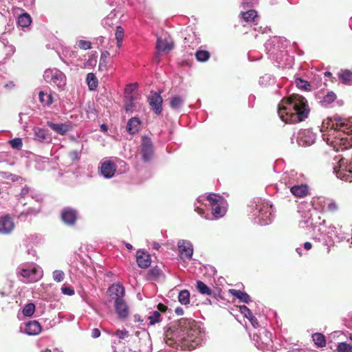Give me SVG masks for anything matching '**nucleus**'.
Here are the masks:
<instances>
[{"label":"nucleus","mask_w":352,"mask_h":352,"mask_svg":"<svg viewBox=\"0 0 352 352\" xmlns=\"http://www.w3.org/2000/svg\"><path fill=\"white\" fill-rule=\"evenodd\" d=\"M278 113L285 123H297L308 117L309 109L306 99L298 94L283 98L278 104Z\"/></svg>","instance_id":"obj_1"},{"label":"nucleus","mask_w":352,"mask_h":352,"mask_svg":"<svg viewBox=\"0 0 352 352\" xmlns=\"http://www.w3.org/2000/svg\"><path fill=\"white\" fill-rule=\"evenodd\" d=\"M179 342L181 350H192L199 346L201 341V333L197 322L189 318H181L178 320Z\"/></svg>","instance_id":"obj_2"},{"label":"nucleus","mask_w":352,"mask_h":352,"mask_svg":"<svg viewBox=\"0 0 352 352\" xmlns=\"http://www.w3.org/2000/svg\"><path fill=\"white\" fill-rule=\"evenodd\" d=\"M335 123V120L331 124V129L329 131L328 135L330 136L334 134L336 131L338 135L335 136V140L333 142L335 144V147H336V150L338 151H345L349 148L352 147V135L349 133L342 131L339 129H336L333 124Z\"/></svg>","instance_id":"obj_3"},{"label":"nucleus","mask_w":352,"mask_h":352,"mask_svg":"<svg viewBox=\"0 0 352 352\" xmlns=\"http://www.w3.org/2000/svg\"><path fill=\"white\" fill-rule=\"evenodd\" d=\"M43 78L47 82L56 85L60 91L64 90L67 84L66 76L57 69H46Z\"/></svg>","instance_id":"obj_4"},{"label":"nucleus","mask_w":352,"mask_h":352,"mask_svg":"<svg viewBox=\"0 0 352 352\" xmlns=\"http://www.w3.org/2000/svg\"><path fill=\"white\" fill-rule=\"evenodd\" d=\"M206 199L209 202L212 214L215 219L221 218L225 215L226 212V209L224 206L226 200L222 196L210 194L207 196Z\"/></svg>","instance_id":"obj_5"},{"label":"nucleus","mask_w":352,"mask_h":352,"mask_svg":"<svg viewBox=\"0 0 352 352\" xmlns=\"http://www.w3.org/2000/svg\"><path fill=\"white\" fill-rule=\"evenodd\" d=\"M141 153L142 155V160L144 162H148L153 156V145L151 140L147 136L142 137Z\"/></svg>","instance_id":"obj_6"},{"label":"nucleus","mask_w":352,"mask_h":352,"mask_svg":"<svg viewBox=\"0 0 352 352\" xmlns=\"http://www.w3.org/2000/svg\"><path fill=\"white\" fill-rule=\"evenodd\" d=\"M179 256L182 259H191L193 254V248L190 242L186 240H179L177 243Z\"/></svg>","instance_id":"obj_7"},{"label":"nucleus","mask_w":352,"mask_h":352,"mask_svg":"<svg viewBox=\"0 0 352 352\" xmlns=\"http://www.w3.org/2000/svg\"><path fill=\"white\" fill-rule=\"evenodd\" d=\"M107 293L109 296V301H114V302L123 298L125 294L124 288L120 284H113L109 287Z\"/></svg>","instance_id":"obj_8"},{"label":"nucleus","mask_w":352,"mask_h":352,"mask_svg":"<svg viewBox=\"0 0 352 352\" xmlns=\"http://www.w3.org/2000/svg\"><path fill=\"white\" fill-rule=\"evenodd\" d=\"M343 158H341L338 162V165L333 168V172L336 176L348 182H352V170L351 169H341Z\"/></svg>","instance_id":"obj_9"},{"label":"nucleus","mask_w":352,"mask_h":352,"mask_svg":"<svg viewBox=\"0 0 352 352\" xmlns=\"http://www.w3.org/2000/svg\"><path fill=\"white\" fill-rule=\"evenodd\" d=\"M148 101L153 111L157 115H160L162 111V105L163 102V99L160 94L157 93H151V96L148 97Z\"/></svg>","instance_id":"obj_10"},{"label":"nucleus","mask_w":352,"mask_h":352,"mask_svg":"<svg viewBox=\"0 0 352 352\" xmlns=\"http://www.w3.org/2000/svg\"><path fill=\"white\" fill-rule=\"evenodd\" d=\"M60 218L65 224L72 226L77 220V212L69 208H65L61 212Z\"/></svg>","instance_id":"obj_11"},{"label":"nucleus","mask_w":352,"mask_h":352,"mask_svg":"<svg viewBox=\"0 0 352 352\" xmlns=\"http://www.w3.org/2000/svg\"><path fill=\"white\" fill-rule=\"evenodd\" d=\"M336 129L352 135V119L344 118H335V123L333 124Z\"/></svg>","instance_id":"obj_12"},{"label":"nucleus","mask_w":352,"mask_h":352,"mask_svg":"<svg viewBox=\"0 0 352 352\" xmlns=\"http://www.w3.org/2000/svg\"><path fill=\"white\" fill-rule=\"evenodd\" d=\"M47 125L49 127H50L56 133L61 135H65L69 131L72 130V124L70 123H67V122L55 124L51 121H47Z\"/></svg>","instance_id":"obj_13"},{"label":"nucleus","mask_w":352,"mask_h":352,"mask_svg":"<svg viewBox=\"0 0 352 352\" xmlns=\"http://www.w3.org/2000/svg\"><path fill=\"white\" fill-rule=\"evenodd\" d=\"M136 261L140 267L146 268L151 265V255L148 252L140 250L136 253Z\"/></svg>","instance_id":"obj_14"},{"label":"nucleus","mask_w":352,"mask_h":352,"mask_svg":"<svg viewBox=\"0 0 352 352\" xmlns=\"http://www.w3.org/2000/svg\"><path fill=\"white\" fill-rule=\"evenodd\" d=\"M114 303L116 311L119 318L126 319L129 316V310L124 298H122Z\"/></svg>","instance_id":"obj_15"},{"label":"nucleus","mask_w":352,"mask_h":352,"mask_svg":"<svg viewBox=\"0 0 352 352\" xmlns=\"http://www.w3.org/2000/svg\"><path fill=\"white\" fill-rule=\"evenodd\" d=\"M14 225L11 218L5 216L0 218V232L2 234H9L13 229Z\"/></svg>","instance_id":"obj_16"},{"label":"nucleus","mask_w":352,"mask_h":352,"mask_svg":"<svg viewBox=\"0 0 352 352\" xmlns=\"http://www.w3.org/2000/svg\"><path fill=\"white\" fill-rule=\"evenodd\" d=\"M116 170V166L113 162L107 161L101 164V173L107 178L112 177Z\"/></svg>","instance_id":"obj_17"},{"label":"nucleus","mask_w":352,"mask_h":352,"mask_svg":"<svg viewBox=\"0 0 352 352\" xmlns=\"http://www.w3.org/2000/svg\"><path fill=\"white\" fill-rule=\"evenodd\" d=\"M290 192L298 198H303L308 195L309 188L305 184L295 185L290 188Z\"/></svg>","instance_id":"obj_18"},{"label":"nucleus","mask_w":352,"mask_h":352,"mask_svg":"<svg viewBox=\"0 0 352 352\" xmlns=\"http://www.w3.org/2000/svg\"><path fill=\"white\" fill-rule=\"evenodd\" d=\"M41 326L36 320L30 321L25 324V331L27 334L34 336L41 331Z\"/></svg>","instance_id":"obj_19"},{"label":"nucleus","mask_w":352,"mask_h":352,"mask_svg":"<svg viewBox=\"0 0 352 352\" xmlns=\"http://www.w3.org/2000/svg\"><path fill=\"white\" fill-rule=\"evenodd\" d=\"M173 47L174 43L173 42H170L160 38H158L157 40L156 48L160 52H168L173 48Z\"/></svg>","instance_id":"obj_20"},{"label":"nucleus","mask_w":352,"mask_h":352,"mask_svg":"<svg viewBox=\"0 0 352 352\" xmlns=\"http://www.w3.org/2000/svg\"><path fill=\"white\" fill-rule=\"evenodd\" d=\"M141 122L138 118L134 117L131 118L128 122L126 129L129 133L135 134L140 129Z\"/></svg>","instance_id":"obj_21"},{"label":"nucleus","mask_w":352,"mask_h":352,"mask_svg":"<svg viewBox=\"0 0 352 352\" xmlns=\"http://www.w3.org/2000/svg\"><path fill=\"white\" fill-rule=\"evenodd\" d=\"M240 310L241 314H243L244 316L250 321L254 327L258 326V322L256 318L254 316L251 310L247 306H241Z\"/></svg>","instance_id":"obj_22"},{"label":"nucleus","mask_w":352,"mask_h":352,"mask_svg":"<svg viewBox=\"0 0 352 352\" xmlns=\"http://www.w3.org/2000/svg\"><path fill=\"white\" fill-rule=\"evenodd\" d=\"M197 288L199 293L201 294L208 295L215 299H217L218 295L213 292L208 286H207L204 282L201 280L197 281Z\"/></svg>","instance_id":"obj_23"},{"label":"nucleus","mask_w":352,"mask_h":352,"mask_svg":"<svg viewBox=\"0 0 352 352\" xmlns=\"http://www.w3.org/2000/svg\"><path fill=\"white\" fill-rule=\"evenodd\" d=\"M38 272V270L36 267H34L31 270L23 269L21 271V275L28 279V282L34 283L38 280V277H36V275Z\"/></svg>","instance_id":"obj_24"},{"label":"nucleus","mask_w":352,"mask_h":352,"mask_svg":"<svg viewBox=\"0 0 352 352\" xmlns=\"http://www.w3.org/2000/svg\"><path fill=\"white\" fill-rule=\"evenodd\" d=\"M230 293L243 302L249 303L251 301L250 296L247 293L241 290L230 289Z\"/></svg>","instance_id":"obj_25"},{"label":"nucleus","mask_w":352,"mask_h":352,"mask_svg":"<svg viewBox=\"0 0 352 352\" xmlns=\"http://www.w3.org/2000/svg\"><path fill=\"white\" fill-rule=\"evenodd\" d=\"M109 56L110 54L107 51H104L101 53L99 63V70L102 72L108 70L107 59Z\"/></svg>","instance_id":"obj_26"},{"label":"nucleus","mask_w":352,"mask_h":352,"mask_svg":"<svg viewBox=\"0 0 352 352\" xmlns=\"http://www.w3.org/2000/svg\"><path fill=\"white\" fill-rule=\"evenodd\" d=\"M336 98L337 96L333 91H328L327 94L323 97L322 100H320L321 105L323 107H327L333 102Z\"/></svg>","instance_id":"obj_27"},{"label":"nucleus","mask_w":352,"mask_h":352,"mask_svg":"<svg viewBox=\"0 0 352 352\" xmlns=\"http://www.w3.org/2000/svg\"><path fill=\"white\" fill-rule=\"evenodd\" d=\"M338 77L340 80L345 85H351L352 82V72L349 70L342 71Z\"/></svg>","instance_id":"obj_28"},{"label":"nucleus","mask_w":352,"mask_h":352,"mask_svg":"<svg viewBox=\"0 0 352 352\" xmlns=\"http://www.w3.org/2000/svg\"><path fill=\"white\" fill-rule=\"evenodd\" d=\"M172 333H170L169 331H167L165 337V342L167 345L170 346L172 347H175L176 349L180 348V342L179 341V335L177 336L176 339L172 337H168Z\"/></svg>","instance_id":"obj_29"},{"label":"nucleus","mask_w":352,"mask_h":352,"mask_svg":"<svg viewBox=\"0 0 352 352\" xmlns=\"http://www.w3.org/2000/svg\"><path fill=\"white\" fill-rule=\"evenodd\" d=\"M34 131L36 140L43 142L47 139L48 133L46 129L42 128H35Z\"/></svg>","instance_id":"obj_30"},{"label":"nucleus","mask_w":352,"mask_h":352,"mask_svg":"<svg viewBox=\"0 0 352 352\" xmlns=\"http://www.w3.org/2000/svg\"><path fill=\"white\" fill-rule=\"evenodd\" d=\"M312 338L318 347H324L326 345V339L323 334L316 333L312 335Z\"/></svg>","instance_id":"obj_31"},{"label":"nucleus","mask_w":352,"mask_h":352,"mask_svg":"<svg viewBox=\"0 0 352 352\" xmlns=\"http://www.w3.org/2000/svg\"><path fill=\"white\" fill-rule=\"evenodd\" d=\"M86 80L90 90H95L97 88L98 81L94 74L89 73L87 76Z\"/></svg>","instance_id":"obj_32"},{"label":"nucleus","mask_w":352,"mask_h":352,"mask_svg":"<svg viewBox=\"0 0 352 352\" xmlns=\"http://www.w3.org/2000/svg\"><path fill=\"white\" fill-rule=\"evenodd\" d=\"M162 275V272L158 266L152 267L147 273L148 280H155Z\"/></svg>","instance_id":"obj_33"},{"label":"nucleus","mask_w":352,"mask_h":352,"mask_svg":"<svg viewBox=\"0 0 352 352\" xmlns=\"http://www.w3.org/2000/svg\"><path fill=\"white\" fill-rule=\"evenodd\" d=\"M241 17L245 22H252L257 17V12L254 10H250L241 13Z\"/></svg>","instance_id":"obj_34"},{"label":"nucleus","mask_w":352,"mask_h":352,"mask_svg":"<svg viewBox=\"0 0 352 352\" xmlns=\"http://www.w3.org/2000/svg\"><path fill=\"white\" fill-rule=\"evenodd\" d=\"M31 22V17L28 13H23L18 18V24L23 28L28 27Z\"/></svg>","instance_id":"obj_35"},{"label":"nucleus","mask_w":352,"mask_h":352,"mask_svg":"<svg viewBox=\"0 0 352 352\" xmlns=\"http://www.w3.org/2000/svg\"><path fill=\"white\" fill-rule=\"evenodd\" d=\"M184 99L181 96H174L170 98V106L173 109H178L182 107L184 104Z\"/></svg>","instance_id":"obj_36"},{"label":"nucleus","mask_w":352,"mask_h":352,"mask_svg":"<svg viewBox=\"0 0 352 352\" xmlns=\"http://www.w3.org/2000/svg\"><path fill=\"white\" fill-rule=\"evenodd\" d=\"M179 302L182 305H188L190 303V292L187 289H184L179 293Z\"/></svg>","instance_id":"obj_37"},{"label":"nucleus","mask_w":352,"mask_h":352,"mask_svg":"<svg viewBox=\"0 0 352 352\" xmlns=\"http://www.w3.org/2000/svg\"><path fill=\"white\" fill-rule=\"evenodd\" d=\"M161 314L158 311H153L151 312V315L148 316L150 325H154L162 321Z\"/></svg>","instance_id":"obj_38"},{"label":"nucleus","mask_w":352,"mask_h":352,"mask_svg":"<svg viewBox=\"0 0 352 352\" xmlns=\"http://www.w3.org/2000/svg\"><path fill=\"white\" fill-rule=\"evenodd\" d=\"M210 57V54L206 50H197L195 52V58L199 62H206Z\"/></svg>","instance_id":"obj_39"},{"label":"nucleus","mask_w":352,"mask_h":352,"mask_svg":"<svg viewBox=\"0 0 352 352\" xmlns=\"http://www.w3.org/2000/svg\"><path fill=\"white\" fill-rule=\"evenodd\" d=\"M38 96L40 102L43 105L49 106L53 102L52 96L50 94H45L43 91H40Z\"/></svg>","instance_id":"obj_40"},{"label":"nucleus","mask_w":352,"mask_h":352,"mask_svg":"<svg viewBox=\"0 0 352 352\" xmlns=\"http://www.w3.org/2000/svg\"><path fill=\"white\" fill-rule=\"evenodd\" d=\"M124 31L121 26H118L116 31V39L117 41V46L120 48L122 46Z\"/></svg>","instance_id":"obj_41"},{"label":"nucleus","mask_w":352,"mask_h":352,"mask_svg":"<svg viewBox=\"0 0 352 352\" xmlns=\"http://www.w3.org/2000/svg\"><path fill=\"white\" fill-rule=\"evenodd\" d=\"M0 178L1 179H8L12 182H16L19 179V177L16 175L12 174L10 172H0Z\"/></svg>","instance_id":"obj_42"},{"label":"nucleus","mask_w":352,"mask_h":352,"mask_svg":"<svg viewBox=\"0 0 352 352\" xmlns=\"http://www.w3.org/2000/svg\"><path fill=\"white\" fill-rule=\"evenodd\" d=\"M296 86L301 89L305 90V91H309L311 90V85L309 82L304 80L301 78H296Z\"/></svg>","instance_id":"obj_43"},{"label":"nucleus","mask_w":352,"mask_h":352,"mask_svg":"<svg viewBox=\"0 0 352 352\" xmlns=\"http://www.w3.org/2000/svg\"><path fill=\"white\" fill-rule=\"evenodd\" d=\"M35 311V305L33 303L27 304L23 309V314L25 316H32Z\"/></svg>","instance_id":"obj_44"},{"label":"nucleus","mask_w":352,"mask_h":352,"mask_svg":"<svg viewBox=\"0 0 352 352\" xmlns=\"http://www.w3.org/2000/svg\"><path fill=\"white\" fill-rule=\"evenodd\" d=\"M337 351L338 352H352V345L346 342L339 343Z\"/></svg>","instance_id":"obj_45"},{"label":"nucleus","mask_w":352,"mask_h":352,"mask_svg":"<svg viewBox=\"0 0 352 352\" xmlns=\"http://www.w3.org/2000/svg\"><path fill=\"white\" fill-rule=\"evenodd\" d=\"M12 148L20 150L23 146L22 140L21 138H14L9 142Z\"/></svg>","instance_id":"obj_46"},{"label":"nucleus","mask_w":352,"mask_h":352,"mask_svg":"<svg viewBox=\"0 0 352 352\" xmlns=\"http://www.w3.org/2000/svg\"><path fill=\"white\" fill-rule=\"evenodd\" d=\"M65 277V274L61 270H55L53 272V278L55 281L60 283L63 280Z\"/></svg>","instance_id":"obj_47"},{"label":"nucleus","mask_w":352,"mask_h":352,"mask_svg":"<svg viewBox=\"0 0 352 352\" xmlns=\"http://www.w3.org/2000/svg\"><path fill=\"white\" fill-rule=\"evenodd\" d=\"M78 47L82 50H89L91 48V43L90 41L80 40L78 43Z\"/></svg>","instance_id":"obj_48"},{"label":"nucleus","mask_w":352,"mask_h":352,"mask_svg":"<svg viewBox=\"0 0 352 352\" xmlns=\"http://www.w3.org/2000/svg\"><path fill=\"white\" fill-rule=\"evenodd\" d=\"M119 339H124L129 336V331L126 329L117 330L114 333Z\"/></svg>","instance_id":"obj_49"},{"label":"nucleus","mask_w":352,"mask_h":352,"mask_svg":"<svg viewBox=\"0 0 352 352\" xmlns=\"http://www.w3.org/2000/svg\"><path fill=\"white\" fill-rule=\"evenodd\" d=\"M327 210L329 212H335L338 210V206L336 202L331 201L328 204Z\"/></svg>","instance_id":"obj_50"},{"label":"nucleus","mask_w":352,"mask_h":352,"mask_svg":"<svg viewBox=\"0 0 352 352\" xmlns=\"http://www.w3.org/2000/svg\"><path fill=\"white\" fill-rule=\"evenodd\" d=\"M133 98L132 96H130L129 98H128V101H126L125 102V110L126 111H131L133 107Z\"/></svg>","instance_id":"obj_51"},{"label":"nucleus","mask_w":352,"mask_h":352,"mask_svg":"<svg viewBox=\"0 0 352 352\" xmlns=\"http://www.w3.org/2000/svg\"><path fill=\"white\" fill-rule=\"evenodd\" d=\"M62 293L68 295V296H72L74 294V290L72 287H63L61 288Z\"/></svg>","instance_id":"obj_52"},{"label":"nucleus","mask_w":352,"mask_h":352,"mask_svg":"<svg viewBox=\"0 0 352 352\" xmlns=\"http://www.w3.org/2000/svg\"><path fill=\"white\" fill-rule=\"evenodd\" d=\"M157 311L160 313V312H162V313H164L167 311L168 309V307L165 305H164L163 303H159L157 305Z\"/></svg>","instance_id":"obj_53"},{"label":"nucleus","mask_w":352,"mask_h":352,"mask_svg":"<svg viewBox=\"0 0 352 352\" xmlns=\"http://www.w3.org/2000/svg\"><path fill=\"white\" fill-rule=\"evenodd\" d=\"M100 336V331L98 328H94L91 331V337L94 338H97Z\"/></svg>","instance_id":"obj_54"},{"label":"nucleus","mask_w":352,"mask_h":352,"mask_svg":"<svg viewBox=\"0 0 352 352\" xmlns=\"http://www.w3.org/2000/svg\"><path fill=\"white\" fill-rule=\"evenodd\" d=\"M175 312L177 315L178 316H182L184 314V310L182 307H177L175 310Z\"/></svg>","instance_id":"obj_55"},{"label":"nucleus","mask_w":352,"mask_h":352,"mask_svg":"<svg viewBox=\"0 0 352 352\" xmlns=\"http://www.w3.org/2000/svg\"><path fill=\"white\" fill-rule=\"evenodd\" d=\"M312 248V244L310 242H305L304 243V248L307 250H311Z\"/></svg>","instance_id":"obj_56"},{"label":"nucleus","mask_w":352,"mask_h":352,"mask_svg":"<svg viewBox=\"0 0 352 352\" xmlns=\"http://www.w3.org/2000/svg\"><path fill=\"white\" fill-rule=\"evenodd\" d=\"M100 129H101L102 131H103L104 132L107 131V130H108L107 126L106 124H101Z\"/></svg>","instance_id":"obj_57"},{"label":"nucleus","mask_w":352,"mask_h":352,"mask_svg":"<svg viewBox=\"0 0 352 352\" xmlns=\"http://www.w3.org/2000/svg\"><path fill=\"white\" fill-rule=\"evenodd\" d=\"M136 87V85H129L128 86V87L126 88V91H127L129 88H131V90L133 89H135Z\"/></svg>","instance_id":"obj_58"},{"label":"nucleus","mask_w":352,"mask_h":352,"mask_svg":"<svg viewBox=\"0 0 352 352\" xmlns=\"http://www.w3.org/2000/svg\"><path fill=\"white\" fill-rule=\"evenodd\" d=\"M153 247H154V248H155V249H156V250H159V248H160V244H159V243H154V244H153Z\"/></svg>","instance_id":"obj_59"},{"label":"nucleus","mask_w":352,"mask_h":352,"mask_svg":"<svg viewBox=\"0 0 352 352\" xmlns=\"http://www.w3.org/2000/svg\"><path fill=\"white\" fill-rule=\"evenodd\" d=\"M126 248L128 250H132L133 249V246L131 244H129V243H126Z\"/></svg>","instance_id":"obj_60"},{"label":"nucleus","mask_w":352,"mask_h":352,"mask_svg":"<svg viewBox=\"0 0 352 352\" xmlns=\"http://www.w3.org/2000/svg\"><path fill=\"white\" fill-rule=\"evenodd\" d=\"M324 76L327 77H330L331 76V73L330 72H325Z\"/></svg>","instance_id":"obj_61"},{"label":"nucleus","mask_w":352,"mask_h":352,"mask_svg":"<svg viewBox=\"0 0 352 352\" xmlns=\"http://www.w3.org/2000/svg\"><path fill=\"white\" fill-rule=\"evenodd\" d=\"M42 352H59V351H57V350H56V349H54V351H52L51 350L46 349V350H45V351H42Z\"/></svg>","instance_id":"obj_62"},{"label":"nucleus","mask_w":352,"mask_h":352,"mask_svg":"<svg viewBox=\"0 0 352 352\" xmlns=\"http://www.w3.org/2000/svg\"><path fill=\"white\" fill-rule=\"evenodd\" d=\"M331 251V246L328 245L327 248V253L329 254Z\"/></svg>","instance_id":"obj_63"},{"label":"nucleus","mask_w":352,"mask_h":352,"mask_svg":"<svg viewBox=\"0 0 352 352\" xmlns=\"http://www.w3.org/2000/svg\"><path fill=\"white\" fill-rule=\"evenodd\" d=\"M349 339L352 341V334L350 335Z\"/></svg>","instance_id":"obj_64"}]
</instances>
